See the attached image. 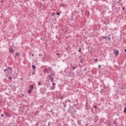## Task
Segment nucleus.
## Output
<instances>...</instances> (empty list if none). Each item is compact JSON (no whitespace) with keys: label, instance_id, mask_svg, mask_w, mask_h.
I'll return each instance as SVG.
<instances>
[{"label":"nucleus","instance_id":"obj_40","mask_svg":"<svg viewBox=\"0 0 126 126\" xmlns=\"http://www.w3.org/2000/svg\"><path fill=\"white\" fill-rule=\"evenodd\" d=\"M56 55H59V53H57V54H56Z\"/></svg>","mask_w":126,"mask_h":126},{"label":"nucleus","instance_id":"obj_11","mask_svg":"<svg viewBox=\"0 0 126 126\" xmlns=\"http://www.w3.org/2000/svg\"><path fill=\"white\" fill-rule=\"evenodd\" d=\"M50 80L51 82H53L54 81V77H50Z\"/></svg>","mask_w":126,"mask_h":126},{"label":"nucleus","instance_id":"obj_44","mask_svg":"<svg viewBox=\"0 0 126 126\" xmlns=\"http://www.w3.org/2000/svg\"><path fill=\"white\" fill-rule=\"evenodd\" d=\"M122 1V0H119V1Z\"/></svg>","mask_w":126,"mask_h":126},{"label":"nucleus","instance_id":"obj_4","mask_svg":"<svg viewBox=\"0 0 126 126\" xmlns=\"http://www.w3.org/2000/svg\"><path fill=\"white\" fill-rule=\"evenodd\" d=\"M4 115L5 116H6V117H7L8 118H10V114H9V113L5 112Z\"/></svg>","mask_w":126,"mask_h":126},{"label":"nucleus","instance_id":"obj_36","mask_svg":"<svg viewBox=\"0 0 126 126\" xmlns=\"http://www.w3.org/2000/svg\"><path fill=\"white\" fill-rule=\"evenodd\" d=\"M57 15H60V13H58Z\"/></svg>","mask_w":126,"mask_h":126},{"label":"nucleus","instance_id":"obj_26","mask_svg":"<svg viewBox=\"0 0 126 126\" xmlns=\"http://www.w3.org/2000/svg\"><path fill=\"white\" fill-rule=\"evenodd\" d=\"M63 107H64V108H66V104L64 105Z\"/></svg>","mask_w":126,"mask_h":126},{"label":"nucleus","instance_id":"obj_37","mask_svg":"<svg viewBox=\"0 0 126 126\" xmlns=\"http://www.w3.org/2000/svg\"><path fill=\"white\" fill-rule=\"evenodd\" d=\"M81 63H83V61H81Z\"/></svg>","mask_w":126,"mask_h":126},{"label":"nucleus","instance_id":"obj_19","mask_svg":"<svg viewBox=\"0 0 126 126\" xmlns=\"http://www.w3.org/2000/svg\"><path fill=\"white\" fill-rule=\"evenodd\" d=\"M41 85V82H38V86H40Z\"/></svg>","mask_w":126,"mask_h":126},{"label":"nucleus","instance_id":"obj_27","mask_svg":"<svg viewBox=\"0 0 126 126\" xmlns=\"http://www.w3.org/2000/svg\"><path fill=\"white\" fill-rule=\"evenodd\" d=\"M94 109H97V106H94Z\"/></svg>","mask_w":126,"mask_h":126},{"label":"nucleus","instance_id":"obj_24","mask_svg":"<svg viewBox=\"0 0 126 126\" xmlns=\"http://www.w3.org/2000/svg\"><path fill=\"white\" fill-rule=\"evenodd\" d=\"M16 56H19V53H16Z\"/></svg>","mask_w":126,"mask_h":126},{"label":"nucleus","instance_id":"obj_30","mask_svg":"<svg viewBox=\"0 0 126 126\" xmlns=\"http://www.w3.org/2000/svg\"><path fill=\"white\" fill-rule=\"evenodd\" d=\"M98 67L100 68L101 67V65H98Z\"/></svg>","mask_w":126,"mask_h":126},{"label":"nucleus","instance_id":"obj_42","mask_svg":"<svg viewBox=\"0 0 126 126\" xmlns=\"http://www.w3.org/2000/svg\"><path fill=\"white\" fill-rule=\"evenodd\" d=\"M104 89H106V87H104Z\"/></svg>","mask_w":126,"mask_h":126},{"label":"nucleus","instance_id":"obj_20","mask_svg":"<svg viewBox=\"0 0 126 126\" xmlns=\"http://www.w3.org/2000/svg\"><path fill=\"white\" fill-rule=\"evenodd\" d=\"M125 9H126V8H125V7H123L122 8V10H125Z\"/></svg>","mask_w":126,"mask_h":126},{"label":"nucleus","instance_id":"obj_43","mask_svg":"<svg viewBox=\"0 0 126 126\" xmlns=\"http://www.w3.org/2000/svg\"><path fill=\"white\" fill-rule=\"evenodd\" d=\"M68 102H70V100H68Z\"/></svg>","mask_w":126,"mask_h":126},{"label":"nucleus","instance_id":"obj_22","mask_svg":"<svg viewBox=\"0 0 126 126\" xmlns=\"http://www.w3.org/2000/svg\"><path fill=\"white\" fill-rule=\"evenodd\" d=\"M52 16H55V13H52Z\"/></svg>","mask_w":126,"mask_h":126},{"label":"nucleus","instance_id":"obj_15","mask_svg":"<svg viewBox=\"0 0 126 126\" xmlns=\"http://www.w3.org/2000/svg\"><path fill=\"white\" fill-rule=\"evenodd\" d=\"M124 112L126 114V107L124 108Z\"/></svg>","mask_w":126,"mask_h":126},{"label":"nucleus","instance_id":"obj_17","mask_svg":"<svg viewBox=\"0 0 126 126\" xmlns=\"http://www.w3.org/2000/svg\"><path fill=\"white\" fill-rule=\"evenodd\" d=\"M78 52H79V53H80V52H81V48H79V50H78Z\"/></svg>","mask_w":126,"mask_h":126},{"label":"nucleus","instance_id":"obj_41","mask_svg":"<svg viewBox=\"0 0 126 126\" xmlns=\"http://www.w3.org/2000/svg\"><path fill=\"white\" fill-rule=\"evenodd\" d=\"M61 99H63V96H61Z\"/></svg>","mask_w":126,"mask_h":126},{"label":"nucleus","instance_id":"obj_14","mask_svg":"<svg viewBox=\"0 0 126 126\" xmlns=\"http://www.w3.org/2000/svg\"><path fill=\"white\" fill-rule=\"evenodd\" d=\"M70 20H71V21H73V17H70Z\"/></svg>","mask_w":126,"mask_h":126},{"label":"nucleus","instance_id":"obj_12","mask_svg":"<svg viewBox=\"0 0 126 126\" xmlns=\"http://www.w3.org/2000/svg\"><path fill=\"white\" fill-rule=\"evenodd\" d=\"M32 67L33 69H36V66L35 65H32Z\"/></svg>","mask_w":126,"mask_h":126},{"label":"nucleus","instance_id":"obj_21","mask_svg":"<svg viewBox=\"0 0 126 126\" xmlns=\"http://www.w3.org/2000/svg\"><path fill=\"white\" fill-rule=\"evenodd\" d=\"M52 85H53L54 86H56V83H52Z\"/></svg>","mask_w":126,"mask_h":126},{"label":"nucleus","instance_id":"obj_39","mask_svg":"<svg viewBox=\"0 0 126 126\" xmlns=\"http://www.w3.org/2000/svg\"><path fill=\"white\" fill-rule=\"evenodd\" d=\"M87 69L84 68V70H87Z\"/></svg>","mask_w":126,"mask_h":126},{"label":"nucleus","instance_id":"obj_1","mask_svg":"<svg viewBox=\"0 0 126 126\" xmlns=\"http://www.w3.org/2000/svg\"><path fill=\"white\" fill-rule=\"evenodd\" d=\"M51 70H52V68H45L43 69V72L46 73L47 72H49V71L51 72Z\"/></svg>","mask_w":126,"mask_h":126},{"label":"nucleus","instance_id":"obj_3","mask_svg":"<svg viewBox=\"0 0 126 126\" xmlns=\"http://www.w3.org/2000/svg\"><path fill=\"white\" fill-rule=\"evenodd\" d=\"M113 53L115 54V57H118V56H119V54H120L119 50H114Z\"/></svg>","mask_w":126,"mask_h":126},{"label":"nucleus","instance_id":"obj_35","mask_svg":"<svg viewBox=\"0 0 126 126\" xmlns=\"http://www.w3.org/2000/svg\"><path fill=\"white\" fill-rule=\"evenodd\" d=\"M116 121H115V122H114V125H116Z\"/></svg>","mask_w":126,"mask_h":126},{"label":"nucleus","instance_id":"obj_29","mask_svg":"<svg viewBox=\"0 0 126 126\" xmlns=\"http://www.w3.org/2000/svg\"><path fill=\"white\" fill-rule=\"evenodd\" d=\"M48 77V78L50 77V78H51V77H52L51 76V75H49Z\"/></svg>","mask_w":126,"mask_h":126},{"label":"nucleus","instance_id":"obj_8","mask_svg":"<svg viewBox=\"0 0 126 126\" xmlns=\"http://www.w3.org/2000/svg\"><path fill=\"white\" fill-rule=\"evenodd\" d=\"M11 89L13 90V91H16V88L14 86L11 87Z\"/></svg>","mask_w":126,"mask_h":126},{"label":"nucleus","instance_id":"obj_25","mask_svg":"<svg viewBox=\"0 0 126 126\" xmlns=\"http://www.w3.org/2000/svg\"><path fill=\"white\" fill-rule=\"evenodd\" d=\"M101 91H102V92H103V93H104L105 92V90H101Z\"/></svg>","mask_w":126,"mask_h":126},{"label":"nucleus","instance_id":"obj_45","mask_svg":"<svg viewBox=\"0 0 126 126\" xmlns=\"http://www.w3.org/2000/svg\"><path fill=\"white\" fill-rule=\"evenodd\" d=\"M125 52H126V49L125 50Z\"/></svg>","mask_w":126,"mask_h":126},{"label":"nucleus","instance_id":"obj_34","mask_svg":"<svg viewBox=\"0 0 126 126\" xmlns=\"http://www.w3.org/2000/svg\"><path fill=\"white\" fill-rule=\"evenodd\" d=\"M86 108L88 110V108H87V105L86 106Z\"/></svg>","mask_w":126,"mask_h":126},{"label":"nucleus","instance_id":"obj_16","mask_svg":"<svg viewBox=\"0 0 126 126\" xmlns=\"http://www.w3.org/2000/svg\"><path fill=\"white\" fill-rule=\"evenodd\" d=\"M102 38H104V39H107V38H108V36H102Z\"/></svg>","mask_w":126,"mask_h":126},{"label":"nucleus","instance_id":"obj_2","mask_svg":"<svg viewBox=\"0 0 126 126\" xmlns=\"http://www.w3.org/2000/svg\"><path fill=\"white\" fill-rule=\"evenodd\" d=\"M46 90H47V89L46 88H41L40 90V93L41 94H45V93L46 92Z\"/></svg>","mask_w":126,"mask_h":126},{"label":"nucleus","instance_id":"obj_32","mask_svg":"<svg viewBox=\"0 0 126 126\" xmlns=\"http://www.w3.org/2000/svg\"><path fill=\"white\" fill-rule=\"evenodd\" d=\"M108 125H109V126H111V122L108 123Z\"/></svg>","mask_w":126,"mask_h":126},{"label":"nucleus","instance_id":"obj_31","mask_svg":"<svg viewBox=\"0 0 126 126\" xmlns=\"http://www.w3.org/2000/svg\"><path fill=\"white\" fill-rule=\"evenodd\" d=\"M95 62H97V61H98V59H95Z\"/></svg>","mask_w":126,"mask_h":126},{"label":"nucleus","instance_id":"obj_7","mask_svg":"<svg viewBox=\"0 0 126 126\" xmlns=\"http://www.w3.org/2000/svg\"><path fill=\"white\" fill-rule=\"evenodd\" d=\"M29 88L31 90H33L34 89V86L33 85L29 86Z\"/></svg>","mask_w":126,"mask_h":126},{"label":"nucleus","instance_id":"obj_13","mask_svg":"<svg viewBox=\"0 0 126 126\" xmlns=\"http://www.w3.org/2000/svg\"><path fill=\"white\" fill-rule=\"evenodd\" d=\"M7 69H9V70L11 71L12 70V68H11V67H8L7 68Z\"/></svg>","mask_w":126,"mask_h":126},{"label":"nucleus","instance_id":"obj_38","mask_svg":"<svg viewBox=\"0 0 126 126\" xmlns=\"http://www.w3.org/2000/svg\"><path fill=\"white\" fill-rule=\"evenodd\" d=\"M32 57H34V54H32Z\"/></svg>","mask_w":126,"mask_h":126},{"label":"nucleus","instance_id":"obj_46","mask_svg":"<svg viewBox=\"0 0 126 126\" xmlns=\"http://www.w3.org/2000/svg\"><path fill=\"white\" fill-rule=\"evenodd\" d=\"M108 38H109V39H111V38H110V37H108Z\"/></svg>","mask_w":126,"mask_h":126},{"label":"nucleus","instance_id":"obj_6","mask_svg":"<svg viewBox=\"0 0 126 126\" xmlns=\"http://www.w3.org/2000/svg\"><path fill=\"white\" fill-rule=\"evenodd\" d=\"M72 116H74V115H75V114H76V110H73L72 112L71 113Z\"/></svg>","mask_w":126,"mask_h":126},{"label":"nucleus","instance_id":"obj_28","mask_svg":"<svg viewBox=\"0 0 126 126\" xmlns=\"http://www.w3.org/2000/svg\"><path fill=\"white\" fill-rule=\"evenodd\" d=\"M7 68H6L5 70H4V72H5V71H6V70H7Z\"/></svg>","mask_w":126,"mask_h":126},{"label":"nucleus","instance_id":"obj_5","mask_svg":"<svg viewBox=\"0 0 126 126\" xmlns=\"http://www.w3.org/2000/svg\"><path fill=\"white\" fill-rule=\"evenodd\" d=\"M9 51L11 53H14V50L13 49V48H12V47H10V48H9Z\"/></svg>","mask_w":126,"mask_h":126},{"label":"nucleus","instance_id":"obj_18","mask_svg":"<svg viewBox=\"0 0 126 126\" xmlns=\"http://www.w3.org/2000/svg\"><path fill=\"white\" fill-rule=\"evenodd\" d=\"M9 79H10V80H12V77H9Z\"/></svg>","mask_w":126,"mask_h":126},{"label":"nucleus","instance_id":"obj_23","mask_svg":"<svg viewBox=\"0 0 126 126\" xmlns=\"http://www.w3.org/2000/svg\"><path fill=\"white\" fill-rule=\"evenodd\" d=\"M0 117H4V114H2L0 116Z\"/></svg>","mask_w":126,"mask_h":126},{"label":"nucleus","instance_id":"obj_10","mask_svg":"<svg viewBox=\"0 0 126 126\" xmlns=\"http://www.w3.org/2000/svg\"><path fill=\"white\" fill-rule=\"evenodd\" d=\"M77 124H78V125H79V126H80V125H81V122L80 121L78 120V121H77Z\"/></svg>","mask_w":126,"mask_h":126},{"label":"nucleus","instance_id":"obj_33","mask_svg":"<svg viewBox=\"0 0 126 126\" xmlns=\"http://www.w3.org/2000/svg\"><path fill=\"white\" fill-rule=\"evenodd\" d=\"M75 68H76V67H73V69H75Z\"/></svg>","mask_w":126,"mask_h":126},{"label":"nucleus","instance_id":"obj_9","mask_svg":"<svg viewBox=\"0 0 126 126\" xmlns=\"http://www.w3.org/2000/svg\"><path fill=\"white\" fill-rule=\"evenodd\" d=\"M32 91V90H29L28 91V94H31Z\"/></svg>","mask_w":126,"mask_h":126}]
</instances>
